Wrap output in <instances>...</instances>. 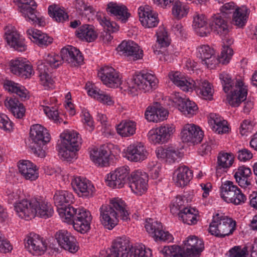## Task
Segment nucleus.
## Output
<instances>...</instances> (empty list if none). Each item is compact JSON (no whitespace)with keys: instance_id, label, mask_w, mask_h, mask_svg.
Here are the masks:
<instances>
[{"instance_id":"ddd939ff","label":"nucleus","mask_w":257,"mask_h":257,"mask_svg":"<svg viewBox=\"0 0 257 257\" xmlns=\"http://www.w3.org/2000/svg\"><path fill=\"white\" fill-rule=\"evenodd\" d=\"M10 69L13 74L24 79L30 78L35 73L30 63L22 58L11 60Z\"/></svg>"},{"instance_id":"7c9ffc66","label":"nucleus","mask_w":257,"mask_h":257,"mask_svg":"<svg viewBox=\"0 0 257 257\" xmlns=\"http://www.w3.org/2000/svg\"><path fill=\"white\" fill-rule=\"evenodd\" d=\"M111 151L107 146L103 145L90 153V158L96 165L104 166L108 164Z\"/></svg>"},{"instance_id":"338daca9","label":"nucleus","mask_w":257,"mask_h":257,"mask_svg":"<svg viewBox=\"0 0 257 257\" xmlns=\"http://www.w3.org/2000/svg\"><path fill=\"white\" fill-rule=\"evenodd\" d=\"M229 257H247L248 251L246 246H235L228 251Z\"/></svg>"},{"instance_id":"e2e57ef3","label":"nucleus","mask_w":257,"mask_h":257,"mask_svg":"<svg viewBox=\"0 0 257 257\" xmlns=\"http://www.w3.org/2000/svg\"><path fill=\"white\" fill-rule=\"evenodd\" d=\"M233 55V50L228 46H223L221 54L217 60L218 63L223 64H227Z\"/></svg>"},{"instance_id":"5fc2aeb1","label":"nucleus","mask_w":257,"mask_h":257,"mask_svg":"<svg viewBox=\"0 0 257 257\" xmlns=\"http://www.w3.org/2000/svg\"><path fill=\"white\" fill-rule=\"evenodd\" d=\"M49 15L55 21L58 22L63 23L68 20V15L63 8L58 6L51 5L48 8Z\"/></svg>"},{"instance_id":"c85d7f7f","label":"nucleus","mask_w":257,"mask_h":257,"mask_svg":"<svg viewBox=\"0 0 257 257\" xmlns=\"http://www.w3.org/2000/svg\"><path fill=\"white\" fill-rule=\"evenodd\" d=\"M61 55L63 61L71 66H76L81 64L83 61V57L80 51L72 46H67L61 49Z\"/></svg>"},{"instance_id":"49530a36","label":"nucleus","mask_w":257,"mask_h":257,"mask_svg":"<svg viewBox=\"0 0 257 257\" xmlns=\"http://www.w3.org/2000/svg\"><path fill=\"white\" fill-rule=\"evenodd\" d=\"M192 26L196 32L201 37L206 36L209 33L207 19L203 15H196L194 17Z\"/></svg>"},{"instance_id":"393cba45","label":"nucleus","mask_w":257,"mask_h":257,"mask_svg":"<svg viewBox=\"0 0 257 257\" xmlns=\"http://www.w3.org/2000/svg\"><path fill=\"white\" fill-rule=\"evenodd\" d=\"M34 199H22L14 204V208L17 214L21 218L26 220L35 217Z\"/></svg>"},{"instance_id":"bf43d9fd","label":"nucleus","mask_w":257,"mask_h":257,"mask_svg":"<svg viewBox=\"0 0 257 257\" xmlns=\"http://www.w3.org/2000/svg\"><path fill=\"white\" fill-rule=\"evenodd\" d=\"M77 150V149H72L71 147L61 145L59 149V155L60 158L70 161L75 157V152Z\"/></svg>"},{"instance_id":"13d9d810","label":"nucleus","mask_w":257,"mask_h":257,"mask_svg":"<svg viewBox=\"0 0 257 257\" xmlns=\"http://www.w3.org/2000/svg\"><path fill=\"white\" fill-rule=\"evenodd\" d=\"M157 42L161 47L168 46L170 44V39L166 30L164 27H159L157 32Z\"/></svg>"},{"instance_id":"680f3d73","label":"nucleus","mask_w":257,"mask_h":257,"mask_svg":"<svg viewBox=\"0 0 257 257\" xmlns=\"http://www.w3.org/2000/svg\"><path fill=\"white\" fill-rule=\"evenodd\" d=\"M45 61L49 66L52 68H57L59 67L63 63V57L55 54H48L45 59Z\"/></svg>"},{"instance_id":"ea45409f","label":"nucleus","mask_w":257,"mask_h":257,"mask_svg":"<svg viewBox=\"0 0 257 257\" xmlns=\"http://www.w3.org/2000/svg\"><path fill=\"white\" fill-rule=\"evenodd\" d=\"M208 123L212 130L218 134H225L229 131L227 122L216 113L210 114Z\"/></svg>"},{"instance_id":"2f4dec72","label":"nucleus","mask_w":257,"mask_h":257,"mask_svg":"<svg viewBox=\"0 0 257 257\" xmlns=\"http://www.w3.org/2000/svg\"><path fill=\"white\" fill-rule=\"evenodd\" d=\"M106 10L108 14L116 17L122 23H125L130 16L127 8L121 4L109 2L107 5Z\"/></svg>"},{"instance_id":"1a4fd4ad","label":"nucleus","mask_w":257,"mask_h":257,"mask_svg":"<svg viewBox=\"0 0 257 257\" xmlns=\"http://www.w3.org/2000/svg\"><path fill=\"white\" fill-rule=\"evenodd\" d=\"M175 131V127L172 124H167L156 128L151 130L148 134L150 142L154 144L166 142Z\"/></svg>"},{"instance_id":"9d476101","label":"nucleus","mask_w":257,"mask_h":257,"mask_svg":"<svg viewBox=\"0 0 257 257\" xmlns=\"http://www.w3.org/2000/svg\"><path fill=\"white\" fill-rule=\"evenodd\" d=\"M4 38L7 44L16 50L23 52L26 50L25 39L19 34L15 27L12 25L6 27Z\"/></svg>"},{"instance_id":"f257e3e1","label":"nucleus","mask_w":257,"mask_h":257,"mask_svg":"<svg viewBox=\"0 0 257 257\" xmlns=\"http://www.w3.org/2000/svg\"><path fill=\"white\" fill-rule=\"evenodd\" d=\"M58 211L62 220L72 224L74 229L78 232L83 233L89 230L92 217L90 212L86 209L68 206L58 208Z\"/></svg>"},{"instance_id":"412c9836","label":"nucleus","mask_w":257,"mask_h":257,"mask_svg":"<svg viewBox=\"0 0 257 257\" xmlns=\"http://www.w3.org/2000/svg\"><path fill=\"white\" fill-rule=\"evenodd\" d=\"M99 220L104 228L112 229L118 223V216L113 208L102 205L99 208Z\"/></svg>"},{"instance_id":"58836bf2","label":"nucleus","mask_w":257,"mask_h":257,"mask_svg":"<svg viewBox=\"0 0 257 257\" xmlns=\"http://www.w3.org/2000/svg\"><path fill=\"white\" fill-rule=\"evenodd\" d=\"M178 105V109L185 115L190 117L196 114L198 107L196 103L188 98L176 97L174 100Z\"/></svg>"},{"instance_id":"09e8293b","label":"nucleus","mask_w":257,"mask_h":257,"mask_svg":"<svg viewBox=\"0 0 257 257\" xmlns=\"http://www.w3.org/2000/svg\"><path fill=\"white\" fill-rule=\"evenodd\" d=\"M107 206L115 210L117 215L119 213L121 219L123 221H127L130 219L129 213L126 209L125 203L121 199L112 198L110 200L109 205Z\"/></svg>"},{"instance_id":"f03ea898","label":"nucleus","mask_w":257,"mask_h":257,"mask_svg":"<svg viewBox=\"0 0 257 257\" xmlns=\"http://www.w3.org/2000/svg\"><path fill=\"white\" fill-rule=\"evenodd\" d=\"M204 249L202 239L197 236H188L182 245V247L174 245L164 246L160 252L165 257H199Z\"/></svg>"},{"instance_id":"4468645a","label":"nucleus","mask_w":257,"mask_h":257,"mask_svg":"<svg viewBox=\"0 0 257 257\" xmlns=\"http://www.w3.org/2000/svg\"><path fill=\"white\" fill-rule=\"evenodd\" d=\"M129 169L127 166L117 168L107 175L105 179L107 185L113 188H122L126 181Z\"/></svg>"},{"instance_id":"8fccbe9b","label":"nucleus","mask_w":257,"mask_h":257,"mask_svg":"<svg viewBox=\"0 0 257 257\" xmlns=\"http://www.w3.org/2000/svg\"><path fill=\"white\" fill-rule=\"evenodd\" d=\"M198 211L195 208L189 207L184 208L178 213L179 218L185 223L188 225L194 224L197 222V215Z\"/></svg>"},{"instance_id":"7ed1b4c3","label":"nucleus","mask_w":257,"mask_h":257,"mask_svg":"<svg viewBox=\"0 0 257 257\" xmlns=\"http://www.w3.org/2000/svg\"><path fill=\"white\" fill-rule=\"evenodd\" d=\"M219 79L225 93L230 91L227 97L228 102L231 106L236 107L245 100L247 96L246 86L241 79H237L232 83L229 74L223 72L219 74Z\"/></svg>"},{"instance_id":"6e6d98bb","label":"nucleus","mask_w":257,"mask_h":257,"mask_svg":"<svg viewBox=\"0 0 257 257\" xmlns=\"http://www.w3.org/2000/svg\"><path fill=\"white\" fill-rule=\"evenodd\" d=\"M96 18L100 24L108 31L115 32L118 30L119 26L115 22H110L104 15H97Z\"/></svg>"},{"instance_id":"a211bd4d","label":"nucleus","mask_w":257,"mask_h":257,"mask_svg":"<svg viewBox=\"0 0 257 257\" xmlns=\"http://www.w3.org/2000/svg\"><path fill=\"white\" fill-rule=\"evenodd\" d=\"M104 84L109 87H117L121 83V76L113 68L104 66L98 73Z\"/></svg>"},{"instance_id":"a18cd8bd","label":"nucleus","mask_w":257,"mask_h":257,"mask_svg":"<svg viewBox=\"0 0 257 257\" xmlns=\"http://www.w3.org/2000/svg\"><path fill=\"white\" fill-rule=\"evenodd\" d=\"M5 106L10 110L17 118H22L26 112L24 105L15 98H7L5 102Z\"/></svg>"},{"instance_id":"6e6552de","label":"nucleus","mask_w":257,"mask_h":257,"mask_svg":"<svg viewBox=\"0 0 257 257\" xmlns=\"http://www.w3.org/2000/svg\"><path fill=\"white\" fill-rule=\"evenodd\" d=\"M18 7L27 21L40 26L43 25L44 21L36 11L37 4L34 0H19Z\"/></svg>"},{"instance_id":"a19ab883","label":"nucleus","mask_w":257,"mask_h":257,"mask_svg":"<svg viewBox=\"0 0 257 257\" xmlns=\"http://www.w3.org/2000/svg\"><path fill=\"white\" fill-rule=\"evenodd\" d=\"M61 144L71 148L78 149L80 144V138L76 132L65 130L61 135Z\"/></svg>"},{"instance_id":"c9c22d12","label":"nucleus","mask_w":257,"mask_h":257,"mask_svg":"<svg viewBox=\"0 0 257 257\" xmlns=\"http://www.w3.org/2000/svg\"><path fill=\"white\" fill-rule=\"evenodd\" d=\"M35 217L48 218L51 217L54 213L52 205L47 201L34 198Z\"/></svg>"},{"instance_id":"f3484780","label":"nucleus","mask_w":257,"mask_h":257,"mask_svg":"<svg viewBox=\"0 0 257 257\" xmlns=\"http://www.w3.org/2000/svg\"><path fill=\"white\" fill-rule=\"evenodd\" d=\"M203 137V132L200 127L193 123L185 124L180 133V137L184 143L197 144Z\"/></svg>"},{"instance_id":"f704fd0d","label":"nucleus","mask_w":257,"mask_h":257,"mask_svg":"<svg viewBox=\"0 0 257 257\" xmlns=\"http://www.w3.org/2000/svg\"><path fill=\"white\" fill-rule=\"evenodd\" d=\"M236 182L242 188H246L251 185V170L244 166H240L233 172Z\"/></svg>"},{"instance_id":"e433bc0d","label":"nucleus","mask_w":257,"mask_h":257,"mask_svg":"<svg viewBox=\"0 0 257 257\" xmlns=\"http://www.w3.org/2000/svg\"><path fill=\"white\" fill-rule=\"evenodd\" d=\"M27 34L32 41L41 47L48 46L53 41L52 38L37 29H29L27 31Z\"/></svg>"},{"instance_id":"5701e85b","label":"nucleus","mask_w":257,"mask_h":257,"mask_svg":"<svg viewBox=\"0 0 257 257\" xmlns=\"http://www.w3.org/2000/svg\"><path fill=\"white\" fill-rule=\"evenodd\" d=\"M196 56L207 68L213 69L218 64L214 50L208 45L199 46L197 49Z\"/></svg>"},{"instance_id":"473e14b6","label":"nucleus","mask_w":257,"mask_h":257,"mask_svg":"<svg viewBox=\"0 0 257 257\" xmlns=\"http://www.w3.org/2000/svg\"><path fill=\"white\" fill-rule=\"evenodd\" d=\"M37 69L39 74L41 84L45 89L53 88L54 81L50 76V68L43 61H39L37 63Z\"/></svg>"},{"instance_id":"72a5a7b5","label":"nucleus","mask_w":257,"mask_h":257,"mask_svg":"<svg viewBox=\"0 0 257 257\" xmlns=\"http://www.w3.org/2000/svg\"><path fill=\"white\" fill-rule=\"evenodd\" d=\"M156 154L158 159L169 163H174L181 157V154L178 150L172 147L166 149L158 147L156 150Z\"/></svg>"},{"instance_id":"bb28decb","label":"nucleus","mask_w":257,"mask_h":257,"mask_svg":"<svg viewBox=\"0 0 257 257\" xmlns=\"http://www.w3.org/2000/svg\"><path fill=\"white\" fill-rule=\"evenodd\" d=\"M170 80L184 91H192L195 87V81L190 77L185 76L181 72H171L168 75Z\"/></svg>"},{"instance_id":"cd10ccee","label":"nucleus","mask_w":257,"mask_h":257,"mask_svg":"<svg viewBox=\"0 0 257 257\" xmlns=\"http://www.w3.org/2000/svg\"><path fill=\"white\" fill-rule=\"evenodd\" d=\"M19 171L26 180L34 181L39 177L38 169L36 165L29 160H21L18 165Z\"/></svg>"},{"instance_id":"2eb2a0df","label":"nucleus","mask_w":257,"mask_h":257,"mask_svg":"<svg viewBox=\"0 0 257 257\" xmlns=\"http://www.w3.org/2000/svg\"><path fill=\"white\" fill-rule=\"evenodd\" d=\"M117 51L120 54L134 61L141 59L143 57V50L137 43L132 40L123 41L118 46Z\"/></svg>"},{"instance_id":"c03bdc74","label":"nucleus","mask_w":257,"mask_h":257,"mask_svg":"<svg viewBox=\"0 0 257 257\" xmlns=\"http://www.w3.org/2000/svg\"><path fill=\"white\" fill-rule=\"evenodd\" d=\"M116 129L117 133L121 137H130L136 134L137 124L134 121L124 120L116 125Z\"/></svg>"},{"instance_id":"4be33fe9","label":"nucleus","mask_w":257,"mask_h":257,"mask_svg":"<svg viewBox=\"0 0 257 257\" xmlns=\"http://www.w3.org/2000/svg\"><path fill=\"white\" fill-rule=\"evenodd\" d=\"M138 14L142 25L145 28L156 27L159 23L157 13L152 10L149 6H141L138 9Z\"/></svg>"},{"instance_id":"052dcab7","label":"nucleus","mask_w":257,"mask_h":257,"mask_svg":"<svg viewBox=\"0 0 257 257\" xmlns=\"http://www.w3.org/2000/svg\"><path fill=\"white\" fill-rule=\"evenodd\" d=\"M55 101V98H50L43 99L40 102V110H43L44 113H48L50 116L49 113L52 111L57 114L56 112V106H53V102ZM50 116H51L50 115Z\"/></svg>"},{"instance_id":"6ab92c4d","label":"nucleus","mask_w":257,"mask_h":257,"mask_svg":"<svg viewBox=\"0 0 257 257\" xmlns=\"http://www.w3.org/2000/svg\"><path fill=\"white\" fill-rule=\"evenodd\" d=\"M147 156L148 152L141 143L131 144L123 150V157L132 162H142L147 159Z\"/></svg>"},{"instance_id":"69168bd1","label":"nucleus","mask_w":257,"mask_h":257,"mask_svg":"<svg viewBox=\"0 0 257 257\" xmlns=\"http://www.w3.org/2000/svg\"><path fill=\"white\" fill-rule=\"evenodd\" d=\"M254 123L250 119H244L240 124L239 127V133L241 136H247L253 131Z\"/></svg>"},{"instance_id":"39448f33","label":"nucleus","mask_w":257,"mask_h":257,"mask_svg":"<svg viewBox=\"0 0 257 257\" xmlns=\"http://www.w3.org/2000/svg\"><path fill=\"white\" fill-rule=\"evenodd\" d=\"M235 222L222 213L216 212L209 227V232L216 236L224 237L232 233L235 229Z\"/></svg>"},{"instance_id":"603ef678","label":"nucleus","mask_w":257,"mask_h":257,"mask_svg":"<svg viewBox=\"0 0 257 257\" xmlns=\"http://www.w3.org/2000/svg\"><path fill=\"white\" fill-rule=\"evenodd\" d=\"M248 15V10L245 6L237 8L232 14L233 23L239 27L244 26L246 23Z\"/></svg>"},{"instance_id":"b1692460","label":"nucleus","mask_w":257,"mask_h":257,"mask_svg":"<svg viewBox=\"0 0 257 257\" xmlns=\"http://www.w3.org/2000/svg\"><path fill=\"white\" fill-rule=\"evenodd\" d=\"M110 251V257H129L131 255L129 241L125 237H118L114 239Z\"/></svg>"},{"instance_id":"f8f14e48","label":"nucleus","mask_w":257,"mask_h":257,"mask_svg":"<svg viewBox=\"0 0 257 257\" xmlns=\"http://www.w3.org/2000/svg\"><path fill=\"white\" fill-rule=\"evenodd\" d=\"M148 176L141 170L133 172L130 180V187L135 194L142 195L148 189Z\"/></svg>"},{"instance_id":"aec40b11","label":"nucleus","mask_w":257,"mask_h":257,"mask_svg":"<svg viewBox=\"0 0 257 257\" xmlns=\"http://www.w3.org/2000/svg\"><path fill=\"white\" fill-rule=\"evenodd\" d=\"M25 241L26 248L34 254H43L47 248L45 240L38 234L30 233Z\"/></svg>"},{"instance_id":"4d7b16f0","label":"nucleus","mask_w":257,"mask_h":257,"mask_svg":"<svg viewBox=\"0 0 257 257\" xmlns=\"http://www.w3.org/2000/svg\"><path fill=\"white\" fill-rule=\"evenodd\" d=\"M96 18L100 24L108 31L115 32L118 30L119 26L115 22H110L104 15H97Z\"/></svg>"},{"instance_id":"79ce46f5","label":"nucleus","mask_w":257,"mask_h":257,"mask_svg":"<svg viewBox=\"0 0 257 257\" xmlns=\"http://www.w3.org/2000/svg\"><path fill=\"white\" fill-rule=\"evenodd\" d=\"M196 90L199 96L203 99L211 100L213 98L214 90L210 83L206 80L195 82Z\"/></svg>"},{"instance_id":"a878e982","label":"nucleus","mask_w":257,"mask_h":257,"mask_svg":"<svg viewBox=\"0 0 257 257\" xmlns=\"http://www.w3.org/2000/svg\"><path fill=\"white\" fill-rule=\"evenodd\" d=\"M55 236L59 245L65 250L73 253L78 250L76 239L67 230H59L56 233Z\"/></svg>"},{"instance_id":"4c0bfd02","label":"nucleus","mask_w":257,"mask_h":257,"mask_svg":"<svg viewBox=\"0 0 257 257\" xmlns=\"http://www.w3.org/2000/svg\"><path fill=\"white\" fill-rule=\"evenodd\" d=\"M174 180L177 186H185L192 179L193 173L186 166L179 167L174 172Z\"/></svg>"},{"instance_id":"864d4df0","label":"nucleus","mask_w":257,"mask_h":257,"mask_svg":"<svg viewBox=\"0 0 257 257\" xmlns=\"http://www.w3.org/2000/svg\"><path fill=\"white\" fill-rule=\"evenodd\" d=\"M234 161V157L231 154L220 153L217 157L216 171L218 174L222 169L223 170L230 168Z\"/></svg>"},{"instance_id":"774afa93","label":"nucleus","mask_w":257,"mask_h":257,"mask_svg":"<svg viewBox=\"0 0 257 257\" xmlns=\"http://www.w3.org/2000/svg\"><path fill=\"white\" fill-rule=\"evenodd\" d=\"M134 257H151L152 252L150 248L144 245L136 246L134 250Z\"/></svg>"},{"instance_id":"de8ad7c7","label":"nucleus","mask_w":257,"mask_h":257,"mask_svg":"<svg viewBox=\"0 0 257 257\" xmlns=\"http://www.w3.org/2000/svg\"><path fill=\"white\" fill-rule=\"evenodd\" d=\"M76 35L79 39L89 42L94 41L97 36L94 27L90 25L81 26L76 31Z\"/></svg>"},{"instance_id":"0e129e2a","label":"nucleus","mask_w":257,"mask_h":257,"mask_svg":"<svg viewBox=\"0 0 257 257\" xmlns=\"http://www.w3.org/2000/svg\"><path fill=\"white\" fill-rule=\"evenodd\" d=\"M188 13V9L180 2H176L172 8V13L174 16L181 19Z\"/></svg>"},{"instance_id":"423d86ee","label":"nucleus","mask_w":257,"mask_h":257,"mask_svg":"<svg viewBox=\"0 0 257 257\" xmlns=\"http://www.w3.org/2000/svg\"><path fill=\"white\" fill-rule=\"evenodd\" d=\"M158 83L156 77L149 73H139L133 76L127 82L128 90L134 92L138 90L149 91L155 88Z\"/></svg>"},{"instance_id":"20e7f679","label":"nucleus","mask_w":257,"mask_h":257,"mask_svg":"<svg viewBox=\"0 0 257 257\" xmlns=\"http://www.w3.org/2000/svg\"><path fill=\"white\" fill-rule=\"evenodd\" d=\"M30 137L32 143L30 147L36 156L44 158L45 151L43 146L49 143L51 137L48 131L39 124L31 126L30 132Z\"/></svg>"},{"instance_id":"9b49d317","label":"nucleus","mask_w":257,"mask_h":257,"mask_svg":"<svg viewBox=\"0 0 257 257\" xmlns=\"http://www.w3.org/2000/svg\"><path fill=\"white\" fill-rule=\"evenodd\" d=\"M145 228L147 232L155 238L156 240H162L171 242L173 237L168 231H165L161 222L154 221L151 218L146 220Z\"/></svg>"},{"instance_id":"37998d69","label":"nucleus","mask_w":257,"mask_h":257,"mask_svg":"<svg viewBox=\"0 0 257 257\" xmlns=\"http://www.w3.org/2000/svg\"><path fill=\"white\" fill-rule=\"evenodd\" d=\"M209 26L212 30L221 37H224L229 32L227 22L219 15L215 16L212 18Z\"/></svg>"},{"instance_id":"0eeeda50","label":"nucleus","mask_w":257,"mask_h":257,"mask_svg":"<svg viewBox=\"0 0 257 257\" xmlns=\"http://www.w3.org/2000/svg\"><path fill=\"white\" fill-rule=\"evenodd\" d=\"M220 196L226 202L235 205L243 204L246 200V196L232 182L227 181L220 187Z\"/></svg>"},{"instance_id":"c756f323","label":"nucleus","mask_w":257,"mask_h":257,"mask_svg":"<svg viewBox=\"0 0 257 257\" xmlns=\"http://www.w3.org/2000/svg\"><path fill=\"white\" fill-rule=\"evenodd\" d=\"M168 111L159 103H156L152 106H149L145 113L146 118L149 121L157 122L167 118Z\"/></svg>"},{"instance_id":"3c124183","label":"nucleus","mask_w":257,"mask_h":257,"mask_svg":"<svg viewBox=\"0 0 257 257\" xmlns=\"http://www.w3.org/2000/svg\"><path fill=\"white\" fill-rule=\"evenodd\" d=\"M73 200L72 193L66 190L56 191L54 196V203L58 208L63 207L65 204L71 203Z\"/></svg>"},{"instance_id":"dca6fc26","label":"nucleus","mask_w":257,"mask_h":257,"mask_svg":"<svg viewBox=\"0 0 257 257\" xmlns=\"http://www.w3.org/2000/svg\"><path fill=\"white\" fill-rule=\"evenodd\" d=\"M73 190L80 196L89 198L94 194L95 189L89 180L81 177H75L71 181Z\"/></svg>"}]
</instances>
